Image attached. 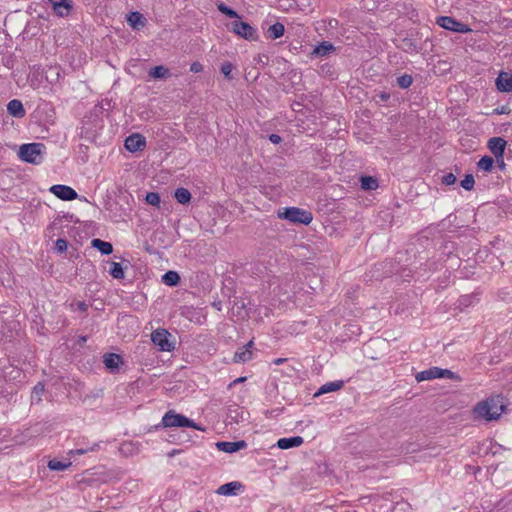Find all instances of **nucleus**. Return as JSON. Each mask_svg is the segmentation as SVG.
<instances>
[{"instance_id": "obj_1", "label": "nucleus", "mask_w": 512, "mask_h": 512, "mask_svg": "<svg viewBox=\"0 0 512 512\" xmlns=\"http://www.w3.org/2000/svg\"><path fill=\"white\" fill-rule=\"evenodd\" d=\"M504 405L499 398H490L479 402L474 407V414L486 421L497 420L504 411Z\"/></svg>"}, {"instance_id": "obj_2", "label": "nucleus", "mask_w": 512, "mask_h": 512, "mask_svg": "<svg viewBox=\"0 0 512 512\" xmlns=\"http://www.w3.org/2000/svg\"><path fill=\"white\" fill-rule=\"evenodd\" d=\"M178 427H190L197 430L204 431V428L199 426L192 419L176 413L175 410H168L159 424L155 425L153 428L158 430L160 428H178Z\"/></svg>"}, {"instance_id": "obj_3", "label": "nucleus", "mask_w": 512, "mask_h": 512, "mask_svg": "<svg viewBox=\"0 0 512 512\" xmlns=\"http://www.w3.org/2000/svg\"><path fill=\"white\" fill-rule=\"evenodd\" d=\"M46 147L43 143H27L19 147L18 157L26 163L39 165L43 162Z\"/></svg>"}, {"instance_id": "obj_4", "label": "nucleus", "mask_w": 512, "mask_h": 512, "mask_svg": "<svg viewBox=\"0 0 512 512\" xmlns=\"http://www.w3.org/2000/svg\"><path fill=\"white\" fill-rule=\"evenodd\" d=\"M278 216L292 223L304 225L310 224L313 220V215L310 211L298 207H286L282 212H278Z\"/></svg>"}, {"instance_id": "obj_5", "label": "nucleus", "mask_w": 512, "mask_h": 512, "mask_svg": "<svg viewBox=\"0 0 512 512\" xmlns=\"http://www.w3.org/2000/svg\"><path fill=\"white\" fill-rule=\"evenodd\" d=\"M228 29L238 37L248 41H256L259 38L257 29L247 22L238 20L232 21L228 25Z\"/></svg>"}, {"instance_id": "obj_6", "label": "nucleus", "mask_w": 512, "mask_h": 512, "mask_svg": "<svg viewBox=\"0 0 512 512\" xmlns=\"http://www.w3.org/2000/svg\"><path fill=\"white\" fill-rule=\"evenodd\" d=\"M436 378H446L451 380L459 381L461 378L458 374L454 373L449 369H442L439 367H431L427 370L417 373L416 380L418 382L425 380H432Z\"/></svg>"}, {"instance_id": "obj_7", "label": "nucleus", "mask_w": 512, "mask_h": 512, "mask_svg": "<svg viewBox=\"0 0 512 512\" xmlns=\"http://www.w3.org/2000/svg\"><path fill=\"white\" fill-rule=\"evenodd\" d=\"M436 24L445 30L461 34H466L472 31L469 25L462 23L451 16H438L436 18Z\"/></svg>"}, {"instance_id": "obj_8", "label": "nucleus", "mask_w": 512, "mask_h": 512, "mask_svg": "<svg viewBox=\"0 0 512 512\" xmlns=\"http://www.w3.org/2000/svg\"><path fill=\"white\" fill-rule=\"evenodd\" d=\"M171 334L164 328H158L151 333V341L163 352H171L175 349V344L169 340Z\"/></svg>"}, {"instance_id": "obj_9", "label": "nucleus", "mask_w": 512, "mask_h": 512, "mask_svg": "<svg viewBox=\"0 0 512 512\" xmlns=\"http://www.w3.org/2000/svg\"><path fill=\"white\" fill-rule=\"evenodd\" d=\"M49 191L64 201H72L78 197L77 192L67 185L56 184L50 187Z\"/></svg>"}, {"instance_id": "obj_10", "label": "nucleus", "mask_w": 512, "mask_h": 512, "mask_svg": "<svg viewBox=\"0 0 512 512\" xmlns=\"http://www.w3.org/2000/svg\"><path fill=\"white\" fill-rule=\"evenodd\" d=\"M245 489V486L239 481H231L219 486L216 490L218 495L223 496H236L242 493Z\"/></svg>"}, {"instance_id": "obj_11", "label": "nucleus", "mask_w": 512, "mask_h": 512, "mask_svg": "<svg viewBox=\"0 0 512 512\" xmlns=\"http://www.w3.org/2000/svg\"><path fill=\"white\" fill-rule=\"evenodd\" d=\"M103 363L109 373L116 374L120 371V366L123 364V359L119 354L106 353L103 355Z\"/></svg>"}, {"instance_id": "obj_12", "label": "nucleus", "mask_w": 512, "mask_h": 512, "mask_svg": "<svg viewBox=\"0 0 512 512\" xmlns=\"http://www.w3.org/2000/svg\"><path fill=\"white\" fill-rule=\"evenodd\" d=\"M125 148L129 152L141 151L146 146V139L139 133H134L125 139Z\"/></svg>"}, {"instance_id": "obj_13", "label": "nucleus", "mask_w": 512, "mask_h": 512, "mask_svg": "<svg viewBox=\"0 0 512 512\" xmlns=\"http://www.w3.org/2000/svg\"><path fill=\"white\" fill-rule=\"evenodd\" d=\"M53 7L55 14L59 17L68 16L73 3L71 0H47Z\"/></svg>"}, {"instance_id": "obj_14", "label": "nucleus", "mask_w": 512, "mask_h": 512, "mask_svg": "<svg viewBox=\"0 0 512 512\" xmlns=\"http://www.w3.org/2000/svg\"><path fill=\"white\" fill-rule=\"evenodd\" d=\"M215 445L219 451L225 453H234L247 447V443L244 440L234 442L218 441Z\"/></svg>"}, {"instance_id": "obj_15", "label": "nucleus", "mask_w": 512, "mask_h": 512, "mask_svg": "<svg viewBox=\"0 0 512 512\" xmlns=\"http://www.w3.org/2000/svg\"><path fill=\"white\" fill-rule=\"evenodd\" d=\"M126 21L133 30H141L147 24V19L138 11H132L126 16Z\"/></svg>"}, {"instance_id": "obj_16", "label": "nucleus", "mask_w": 512, "mask_h": 512, "mask_svg": "<svg viewBox=\"0 0 512 512\" xmlns=\"http://www.w3.org/2000/svg\"><path fill=\"white\" fill-rule=\"evenodd\" d=\"M506 141L501 137H493L488 141V148L497 160L503 157Z\"/></svg>"}, {"instance_id": "obj_17", "label": "nucleus", "mask_w": 512, "mask_h": 512, "mask_svg": "<svg viewBox=\"0 0 512 512\" xmlns=\"http://www.w3.org/2000/svg\"><path fill=\"white\" fill-rule=\"evenodd\" d=\"M395 45L406 53H418L421 50V46L410 37L400 39L399 42H395Z\"/></svg>"}, {"instance_id": "obj_18", "label": "nucleus", "mask_w": 512, "mask_h": 512, "mask_svg": "<svg viewBox=\"0 0 512 512\" xmlns=\"http://www.w3.org/2000/svg\"><path fill=\"white\" fill-rule=\"evenodd\" d=\"M304 439L301 436H292L278 439L276 446L282 450L299 447L303 444Z\"/></svg>"}, {"instance_id": "obj_19", "label": "nucleus", "mask_w": 512, "mask_h": 512, "mask_svg": "<svg viewBox=\"0 0 512 512\" xmlns=\"http://www.w3.org/2000/svg\"><path fill=\"white\" fill-rule=\"evenodd\" d=\"M7 112L15 118H23L26 115V110L23 103L18 99H13L7 104Z\"/></svg>"}, {"instance_id": "obj_20", "label": "nucleus", "mask_w": 512, "mask_h": 512, "mask_svg": "<svg viewBox=\"0 0 512 512\" xmlns=\"http://www.w3.org/2000/svg\"><path fill=\"white\" fill-rule=\"evenodd\" d=\"M496 87L500 92L512 91V75L506 72H501L496 79Z\"/></svg>"}, {"instance_id": "obj_21", "label": "nucleus", "mask_w": 512, "mask_h": 512, "mask_svg": "<svg viewBox=\"0 0 512 512\" xmlns=\"http://www.w3.org/2000/svg\"><path fill=\"white\" fill-rule=\"evenodd\" d=\"M360 187L364 191L376 190L379 187V181L374 176L361 175L359 177Z\"/></svg>"}, {"instance_id": "obj_22", "label": "nucleus", "mask_w": 512, "mask_h": 512, "mask_svg": "<svg viewBox=\"0 0 512 512\" xmlns=\"http://www.w3.org/2000/svg\"><path fill=\"white\" fill-rule=\"evenodd\" d=\"M335 51V47L328 41H323L316 45L313 49L312 55L315 57H324Z\"/></svg>"}, {"instance_id": "obj_23", "label": "nucleus", "mask_w": 512, "mask_h": 512, "mask_svg": "<svg viewBox=\"0 0 512 512\" xmlns=\"http://www.w3.org/2000/svg\"><path fill=\"white\" fill-rule=\"evenodd\" d=\"M91 247L98 250L102 255H110L113 252L112 244L99 238L91 240Z\"/></svg>"}, {"instance_id": "obj_24", "label": "nucleus", "mask_w": 512, "mask_h": 512, "mask_svg": "<svg viewBox=\"0 0 512 512\" xmlns=\"http://www.w3.org/2000/svg\"><path fill=\"white\" fill-rule=\"evenodd\" d=\"M285 27L282 23L276 22L273 25L269 26L265 32V36L268 39L276 40L284 35Z\"/></svg>"}, {"instance_id": "obj_25", "label": "nucleus", "mask_w": 512, "mask_h": 512, "mask_svg": "<svg viewBox=\"0 0 512 512\" xmlns=\"http://www.w3.org/2000/svg\"><path fill=\"white\" fill-rule=\"evenodd\" d=\"M343 385L344 382L342 380L327 382L318 389L314 396H319L322 394L340 390L343 387Z\"/></svg>"}, {"instance_id": "obj_26", "label": "nucleus", "mask_w": 512, "mask_h": 512, "mask_svg": "<svg viewBox=\"0 0 512 512\" xmlns=\"http://www.w3.org/2000/svg\"><path fill=\"white\" fill-rule=\"evenodd\" d=\"M252 355H253L252 350H249L248 348H244L242 346L234 353L233 362L234 363H245L252 359Z\"/></svg>"}, {"instance_id": "obj_27", "label": "nucleus", "mask_w": 512, "mask_h": 512, "mask_svg": "<svg viewBox=\"0 0 512 512\" xmlns=\"http://www.w3.org/2000/svg\"><path fill=\"white\" fill-rule=\"evenodd\" d=\"M148 75L154 79H165L170 76V70L163 65H158L151 68Z\"/></svg>"}, {"instance_id": "obj_28", "label": "nucleus", "mask_w": 512, "mask_h": 512, "mask_svg": "<svg viewBox=\"0 0 512 512\" xmlns=\"http://www.w3.org/2000/svg\"><path fill=\"white\" fill-rule=\"evenodd\" d=\"M174 197L178 203L185 205L190 203L192 195L188 189L180 187L175 190Z\"/></svg>"}, {"instance_id": "obj_29", "label": "nucleus", "mask_w": 512, "mask_h": 512, "mask_svg": "<svg viewBox=\"0 0 512 512\" xmlns=\"http://www.w3.org/2000/svg\"><path fill=\"white\" fill-rule=\"evenodd\" d=\"M180 275L176 271H167L162 276V282L170 287L177 286L180 283Z\"/></svg>"}, {"instance_id": "obj_30", "label": "nucleus", "mask_w": 512, "mask_h": 512, "mask_svg": "<svg viewBox=\"0 0 512 512\" xmlns=\"http://www.w3.org/2000/svg\"><path fill=\"white\" fill-rule=\"evenodd\" d=\"M45 392V385L43 382H38L31 392V404H39L42 401V396Z\"/></svg>"}, {"instance_id": "obj_31", "label": "nucleus", "mask_w": 512, "mask_h": 512, "mask_svg": "<svg viewBox=\"0 0 512 512\" xmlns=\"http://www.w3.org/2000/svg\"><path fill=\"white\" fill-rule=\"evenodd\" d=\"M71 462L70 461H67V462H63V461H59V460H56V459H52L48 462V465L47 467L52 470V471H64L66 470L68 467L71 466Z\"/></svg>"}, {"instance_id": "obj_32", "label": "nucleus", "mask_w": 512, "mask_h": 512, "mask_svg": "<svg viewBox=\"0 0 512 512\" xmlns=\"http://www.w3.org/2000/svg\"><path fill=\"white\" fill-rule=\"evenodd\" d=\"M217 9H218V11H220L222 14H224L225 16H227L229 18H235V19L240 18L239 14L234 9L227 6L224 2L217 3Z\"/></svg>"}, {"instance_id": "obj_33", "label": "nucleus", "mask_w": 512, "mask_h": 512, "mask_svg": "<svg viewBox=\"0 0 512 512\" xmlns=\"http://www.w3.org/2000/svg\"><path fill=\"white\" fill-rule=\"evenodd\" d=\"M413 83V77L410 74H403L396 78V85L401 89H408Z\"/></svg>"}, {"instance_id": "obj_34", "label": "nucleus", "mask_w": 512, "mask_h": 512, "mask_svg": "<svg viewBox=\"0 0 512 512\" xmlns=\"http://www.w3.org/2000/svg\"><path fill=\"white\" fill-rule=\"evenodd\" d=\"M494 164V159L491 156L485 155L480 158L477 165L479 169L489 172L492 170Z\"/></svg>"}, {"instance_id": "obj_35", "label": "nucleus", "mask_w": 512, "mask_h": 512, "mask_svg": "<svg viewBox=\"0 0 512 512\" xmlns=\"http://www.w3.org/2000/svg\"><path fill=\"white\" fill-rule=\"evenodd\" d=\"M109 273L110 275L114 278V279H123L124 278V270H123V267L120 263L118 262H111V266H110V270H109Z\"/></svg>"}, {"instance_id": "obj_36", "label": "nucleus", "mask_w": 512, "mask_h": 512, "mask_svg": "<svg viewBox=\"0 0 512 512\" xmlns=\"http://www.w3.org/2000/svg\"><path fill=\"white\" fill-rule=\"evenodd\" d=\"M100 447L99 443H94L91 446H83L81 448L73 449L68 452L69 455H83L88 452H93L98 450Z\"/></svg>"}, {"instance_id": "obj_37", "label": "nucleus", "mask_w": 512, "mask_h": 512, "mask_svg": "<svg viewBox=\"0 0 512 512\" xmlns=\"http://www.w3.org/2000/svg\"><path fill=\"white\" fill-rule=\"evenodd\" d=\"M393 505L389 508V512H408L409 511V504L406 501L398 500V501H392Z\"/></svg>"}, {"instance_id": "obj_38", "label": "nucleus", "mask_w": 512, "mask_h": 512, "mask_svg": "<svg viewBox=\"0 0 512 512\" xmlns=\"http://www.w3.org/2000/svg\"><path fill=\"white\" fill-rule=\"evenodd\" d=\"M145 201L147 204L159 207L160 205V195L157 192H148L145 196Z\"/></svg>"}, {"instance_id": "obj_39", "label": "nucleus", "mask_w": 512, "mask_h": 512, "mask_svg": "<svg viewBox=\"0 0 512 512\" xmlns=\"http://www.w3.org/2000/svg\"><path fill=\"white\" fill-rule=\"evenodd\" d=\"M233 68L234 67L232 63L224 62L220 67V71L226 79L232 80L234 78V76L232 75Z\"/></svg>"}, {"instance_id": "obj_40", "label": "nucleus", "mask_w": 512, "mask_h": 512, "mask_svg": "<svg viewBox=\"0 0 512 512\" xmlns=\"http://www.w3.org/2000/svg\"><path fill=\"white\" fill-rule=\"evenodd\" d=\"M475 184V180L472 174H467L464 179L461 181V186L467 190L470 191L473 189Z\"/></svg>"}, {"instance_id": "obj_41", "label": "nucleus", "mask_w": 512, "mask_h": 512, "mask_svg": "<svg viewBox=\"0 0 512 512\" xmlns=\"http://www.w3.org/2000/svg\"><path fill=\"white\" fill-rule=\"evenodd\" d=\"M88 307H89L88 304H86V302H84V301L72 302L70 304L71 310H73V311L79 310L82 313H84L85 315L87 313Z\"/></svg>"}, {"instance_id": "obj_42", "label": "nucleus", "mask_w": 512, "mask_h": 512, "mask_svg": "<svg viewBox=\"0 0 512 512\" xmlns=\"http://www.w3.org/2000/svg\"><path fill=\"white\" fill-rule=\"evenodd\" d=\"M456 176L453 173H447L442 176L441 183L447 186L453 185L456 182Z\"/></svg>"}, {"instance_id": "obj_43", "label": "nucleus", "mask_w": 512, "mask_h": 512, "mask_svg": "<svg viewBox=\"0 0 512 512\" xmlns=\"http://www.w3.org/2000/svg\"><path fill=\"white\" fill-rule=\"evenodd\" d=\"M67 247H68V242L65 239L59 238L56 240L55 249L58 252H60V253L65 252L67 250Z\"/></svg>"}, {"instance_id": "obj_44", "label": "nucleus", "mask_w": 512, "mask_h": 512, "mask_svg": "<svg viewBox=\"0 0 512 512\" xmlns=\"http://www.w3.org/2000/svg\"><path fill=\"white\" fill-rule=\"evenodd\" d=\"M203 70V66L201 63L199 62H193L191 65H190V71L191 72H194V73H199Z\"/></svg>"}, {"instance_id": "obj_45", "label": "nucleus", "mask_w": 512, "mask_h": 512, "mask_svg": "<svg viewBox=\"0 0 512 512\" xmlns=\"http://www.w3.org/2000/svg\"><path fill=\"white\" fill-rule=\"evenodd\" d=\"M268 138H269L270 142L273 144H280L282 142V138L278 134H270L268 136Z\"/></svg>"}, {"instance_id": "obj_46", "label": "nucleus", "mask_w": 512, "mask_h": 512, "mask_svg": "<svg viewBox=\"0 0 512 512\" xmlns=\"http://www.w3.org/2000/svg\"><path fill=\"white\" fill-rule=\"evenodd\" d=\"M377 344H380V341H378V340L368 341V343L365 345V353L368 354L369 350L372 349L373 347H375Z\"/></svg>"}, {"instance_id": "obj_47", "label": "nucleus", "mask_w": 512, "mask_h": 512, "mask_svg": "<svg viewBox=\"0 0 512 512\" xmlns=\"http://www.w3.org/2000/svg\"><path fill=\"white\" fill-rule=\"evenodd\" d=\"M504 113H506V107L505 106H502V107L494 109V114L501 115V114H504Z\"/></svg>"}, {"instance_id": "obj_48", "label": "nucleus", "mask_w": 512, "mask_h": 512, "mask_svg": "<svg viewBox=\"0 0 512 512\" xmlns=\"http://www.w3.org/2000/svg\"><path fill=\"white\" fill-rule=\"evenodd\" d=\"M496 161H497L498 167H499L501 170H504L506 165H505V163H504L503 157H502V158H500L499 160H497V159H496Z\"/></svg>"}, {"instance_id": "obj_49", "label": "nucleus", "mask_w": 512, "mask_h": 512, "mask_svg": "<svg viewBox=\"0 0 512 512\" xmlns=\"http://www.w3.org/2000/svg\"><path fill=\"white\" fill-rule=\"evenodd\" d=\"M181 453V450L173 449L168 453V457H174L175 455H178Z\"/></svg>"}, {"instance_id": "obj_50", "label": "nucleus", "mask_w": 512, "mask_h": 512, "mask_svg": "<svg viewBox=\"0 0 512 512\" xmlns=\"http://www.w3.org/2000/svg\"><path fill=\"white\" fill-rule=\"evenodd\" d=\"M212 306H213L216 310H218V311H221V309H222V307H221V302H220V301H219V302H213V303H212Z\"/></svg>"}, {"instance_id": "obj_51", "label": "nucleus", "mask_w": 512, "mask_h": 512, "mask_svg": "<svg viewBox=\"0 0 512 512\" xmlns=\"http://www.w3.org/2000/svg\"><path fill=\"white\" fill-rule=\"evenodd\" d=\"M300 106H301V103H300V102H294V103L292 104V109H293L294 111H299V107H300Z\"/></svg>"}, {"instance_id": "obj_52", "label": "nucleus", "mask_w": 512, "mask_h": 512, "mask_svg": "<svg viewBox=\"0 0 512 512\" xmlns=\"http://www.w3.org/2000/svg\"><path fill=\"white\" fill-rule=\"evenodd\" d=\"M253 345H254V343H253V341L251 340V341H249L247 344H245L243 347H244V348H248L249 350H251V349H252V347H253Z\"/></svg>"}, {"instance_id": "obj_53", "label": "nucleus", "mask_w": 512, "mask_h": 512, "mask_svg": "<svg viewBox=\"0 0 512 512\" xmlns=\"http://www.w3.org/2000/svg\"><path fill=\"white\" fill-rule=\"evenodd\" d=\"M79 341L84 343L87 341V336H80Z\"/></svg>"}, {"instance_id": "obj_54", "label": "nucleus", "mask_w": 512, "mask_h": 512, "mask_svg": "<svg viewBox=\"0 0 512 512\" xmlns=\"http://www.w3.org/2000/svg\"><path fill=\"white\" fill-rule=\"evenodd\" d=\"M377 96H378L381 100H383V101H384V98H385L384 92H380Z\"/></svg>"}, {"instance_id": "obj_55", "label": "nucleus", "mask_w": 512, "mask_h": 512, "mask_svg": "<svg viewBox=\"0 0 512 512\" xmlns=\"http://www.w3.org/2000/svg\"><path fill=\"white\" fill-rule=\"evenodd\" d=\"M399 117H400V116H399L398 114H395V115H392V116L390 117V120H396V119H398Z\"/></svg>"}, {"instance_id": "obj_56", "label": "nucleus", "mask_w": 512, "mask_h": 512, "mask_svg": "<svg viewBox=\"0 0 512 512\" xmlns=\"http://www.w3.org/2000/svg\"><path fill=\"white\" fill-rule=\"evenodd\" d=\"M284 361H285V359H277V360L275 361V364H281V363H283Z\"/></svg>"}, {"instance_id": "obj_57", "label": "nucleus", "mask_w": 512, "mask_h": 512, "mask_svg": "<svg viewBox=\"0 0 512 512\" xmlns=\"http://www.w3.org/2000/svg\"><path fill=\"white\" fill-rule=\"evenodd\" d=\"M244 380H245V377H240V378H238L235 382H242V381H244Z\"/></svg>"}, {"instance_id": "obj_58", "label": "nucleus", "mask_w": 512, "mask_h": 512, "mask_svg": "<svg viewBox=\"0 0 512 512\" xmlns=\"http://www.w3.org/2000/svg\"><path fill=\"white\" fill-rule=\"evenodd\" d=\"M389 61L392 62L393 61V56L392 55H389ZM394 57H396V54L394 55Z\"/></svg>"}]
</instances>
